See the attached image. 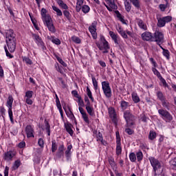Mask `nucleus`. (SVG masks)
Masks as SVG:
<instances>
[{"mask_svg": "<svg viewBox=\"0 0 176 176\" xmlns=\"http://www.w3.org/2000/svg\"><path fill=\"white\" fill-rule=\"evenodd\" d=\"M6 38L10 53H14L16 45H17V40L16 39V34H14L13 30H8L6 32Z\"/></svg>", "mask_w": 176, "mask_h": 176, "instance_id": "obj_1", "label": "nucleus"}, {"mask_svg": "<svg viewBox=\"0 0 176 176\" xmlns=\"http://www.w3.org/2000/svg\"><path fill=\"white\" fill-rule=\"evenodd\" d=\"M148 160L153 167L155 176L163 173V164L159 161V160L155 158V157H150Z\"/></svg>", "mask_w": 176, "mask_h": 176, "instance_id": "obj_2", "label": "nucleus"}, {"mask_svg": "<svg viewBox=\"0 0 176 176\" xmlns=\"http://www.w3.org/2000/svg\"><path fill=\"white\" fill-rule=\"evenodd\" d=\"M96 46L99 50L103 51L102 53H108V50H109V44L104 36H100V43H97Z\"/></svg>", "mask_w": 176, "mask_h": 176, "instance_id": "obj_3", "label": "nucleus"}, {"mask_svg": "<svg viewBox=\"0 0 176 176\" xmlns=\"http://www.w3.org/2000/svg\"><path fill=\"white\" fill-rule=\"evenodd\" d=\"M102 89L107 98H111V97H112V89L108 81L102 82Z\"/></svg>", "mask_w": 176, "mask_h": 176, "instance_id": "obj_4", "label": "nucleus"}, {"mask_svg": "<svg viewBox=\"0 0 176 176\" xmlns=\"http://www.w3.org/2000/svg\"><path fill=\"white\" fill-rule=\"evenodd\" d=\"M7 107L8 108V116L10 118V120L12 124L14 123V120L13 118V111H12V108L13 107V96H10L7 100Z\"/></svg>", "mask_w": 176, "mask_h": 176, "instance_id": "obj_5", "label": "nucleus"}, {"mask_svg": "<svg viewBox=\"0 0 176 176\" xmlns=\"http://www.w3.org/2000/svg\"><path fill=\"white\" fill-rule=\"evenodd\" d=\"M158 113L165 122L170 123L173 120V116L167 110L163 109L158 110Z\"/></svg>", "mask_w": 176, "mask_h": 176, "instance_id": "obj_6", "label": "nucleus"}, {"mask_svg": "<svg viewBox=\"0 0 176 176\" xmlns=\"http://www.w3.org/2000/svg\"><path fill=\"white\" fill-rule=\"evenodd\" d=\"M124 118L128 126H131L135 124V122H134V120H135V117L133 116L130 111H126L124 112Z\"/></svg>", "mask_w": 176, "mask_h": 176, "instance_id": "obj_7", "label": "nucleus"}, {"mask_svg": "<svg viewBox=\"0 0 176 176\" xmlns=\"http://www.w3.org/2000/svg\"><path fill=\"white\" fill-rule=\"evenodd\" d=\"M32 38L36 42V45L38 46V47H41L42 50H46V46H45V43H43V41H42V38H41L39 35L33 34Z\"/></svg>", "mask_w": 176, "mask_h": 176, "instance_id": "obj_8", "label": "nucleus"}, {"mask_svg": "<svg viewBox=\"0 0 176 176\" xmlns=\"http://www.w3.org/2000/svg\"><path fill=\"white\" fill-rule=\"evenodd\" d=\"M173 20L171 16H166L162 18H160L157 21V26L160 28L164 27L166 23H170Z\"/></svg>", "mask_w": 176, "mask_h": 176, "instance_id": "obj_9", "label": "nucleus"}, {"mask_svg": "<svg viewBox=\"0 0 176 176\" xmlns=\"http://www.w3.org/2000/svg\"><path fill=\"white\" fill-rule=\"evenodd\" d=\"M97 21H94L89 27V31L92 35V38L96 39L97 38Z\"/></svg>", "mask_w": 176, "mask_h": 176, "instance_id": "obj_10", "label": "nucleus"}, {"mask_svg": "<svg viewBox=\"0 0 176 176\" xmlns=\"http://www.w3.org/2000/svg\"><path fill=\"white\" fill-rule=\"evenodd\" d=\"M43 23L47 27L48 30L50 32H52V34H54V32H56V28L54 27V25H53V21H52V18H50L49 19L43 21Z\"/></svg>", "mask_w": 176, "mask_h": 176, "instance_id": "obj_11", "label": "nucleus"}, {"mask_svg": "<svg viewBox=\"0 0 176 176\" xmlns=\"http://www.w3.org/2000/svg\"><path fill=\"white\" fill-rule=\"evenodd\" d=\"M116 154L118 155L122 153V146L120 143V135L119 134V131L116 132Z\"/></svg>", "mask_w": 176, "mask_h": 176, "instance_id": "obj_12", "label": "nucleus"}, {"mask_svg": "<svg viewBox=\"0 0 176 176\" xmlns=\"http://www.w3.org/2000/svg\"><path fill=\"white\" fill-rule=\"evenodd\" d=\"M25 131L26 133V135L28 138H31L34 137V134L35 131H34V126L28 125L25 129Z\"/></svg>", "mask_w": 176, "mask_h": 176, "instance_id": "obj_13", "label": "nucleus"}, {"mask_svg": "<svg viewBox=\"0 0 176 176\" xmlns=\"http://www.w3.org/2000/svg\"><path fill=\"white\" fill-rule=\"evenodd\" d=\"M15 155H16V153L14 151L11 150L6 152L4 154L3 159L4 160H7V162H9L12 160V159H13V157H14Z\"/></svg>", "mask_w": 176, "mask_h": 176, "instance_id": "obj_14", "label": "nucleus"}, {"mask_svg": "<svg viewBox=\"0 0 176 176\" xmlns=\"http://www.w3.org/2000/svg\"><path fill=\"white\" fill-rule=\"evenodd\" d=\"M64 144H61L59 145L58 151L56 153V157L58 159H61L62 156H64V151H65Z\"/></svg>", "mask_w": 176, "mask_h": 176, "instance_id": "obj_15", "label": "nucleus"}, {"mask_svg": "<svg viewBox=\"0 0 176 176\" xmlns=\"http://www.w3.org/2000/svg\"><path fill=\"white\" fill-rule=\"evenodd\" d=\"M78 109L80 111V113L82 115V118L83 120L85 122V123H89V116H87V113H86V111H85V109H83V107H79Z\"/></svg>", "mask_w": 176, "mask_h": 176, "instance_id": "obj_16", "label": "nucleus"}, {"mask_svg": "<svg viewBox=\"0 0 176 176\" xmlns=\"http://www.w3.org/2000/svg\"><path fill=\"white\" fill-rule=\"evenodd\" d=\"M154 36L155 38V42H162L163 39H164V35L159 31L155 32Z\"/></svg>", "mask_w": 176, "mask_h": 176, "instance_id": "obj_17", "label": "nucleus"}, {"mask_svg": "<svg viewBox=\"0 0 176 176\" xmlns=\"http://www.w3.org/2000/svg\"><path fill=\"white\" fill-rule=\"evenodd\" d=\"M153 38V36L152 35V33L149 32H144L142 34V38L143 41H152Z\"/></svg>", "mask_w": 176, "mask_h": 176, "instance_id": "obj_18", "label": "nucleus"}, {"mask_svg": "<svg viewBox=\"0 0 176 176\" xmlns=\"http://www.w3.org/2000/svg\"><path fill=\"white\" fill-rule=\"evenodd\" d=\"M96 141L98 142H100L102 145L107 144V142L103 140L102 133L100 132H98V133H96Z\"/></svg>", "mask_w": 176, "mask_h": 176, "instance_id": "obj_19", "label": "nucleus"}, {"mask_svg": "<svg viewBox=\"0 0 176 176\" xmlns=\"http://www.w3.org/2000/svg\"><path fill=\"white\" fill-rule=\"evenodd\" d=\"M47 38L48 39V41H51V42H52V43H54L55 45H61V41H60V39L53 36H47Z\"/></svg>", "mask_w": 176, "mask_h": 176, "instance_id": "obj_20", "label": "nucleus"}, {"mask_svg": "<svg viewBox=\"0 0 176 176\" xmlns=\"http://www.w3.org/2000/svg\"><path fill=\"white\" fill-rule=\"evenodd\" d=\"M47 11L45 8L41 9V16L43 21H45L46 20H49V19H52L48 14H47Z\"/></svg>", "mask_w": 176, "mask_h": 176, "instance_id": "obj_21", "label": "nucleus"}, {"mask_svg": "<svg viewBox=\"0 0 176 176\" xmlns=\"http://www.w3.org/2000/svg\"><path fill=\"white\" fill-rule=\"evenodd\" d=\"M109 115L113 120H116L117 115L116 112L115 111V109L113 107H109Z\"/></svg>", "mask_w": 176, "mask_h": 176, "instance_id": "obj_22", "label": "nucleus"}, {"mask_svg": "<svg viewBox=\"0 0 176 176\" xmlns=\"http://www.w3.org/2000/svg\"><path fill=\"white\" fill-rule=\"evenodd\" d=\"M71 149H72V144L68 145L67 146V150L65 152V155L66 156V159L68 161L71 160V154H72Z\"/></svg>", "mask_w": 176, "mask_h": 176, "instance_id": "obj_23", "label": "nucleus"}, {"mask_svg": "<svg viewBox=\"0 0 176 176\" xmlns=\"http://www.w3.org/2000/svg\"><path fill=\"white\" fill-rule=\"evenodd\" d=\"M64 109L67 118H69L72 121L75 120V116L74 115V113H72V111H71V109H68V110H67L64 108Z\"/></svg>", "mask_w": 176, "mask_h": 176, "instance_id": "obj_24", "label": "nucleus"}, {"mask_svg": "<svg viewBox=\"0 0 176 176\" xmlns=\"http://www.w3.org/2000/svg\"><path fill=\"white\" fill-rule=\"evenodd\" d=\"M65 127L67 133L69 134V135L71 136L74 135V131L72 130V124L69 123H65Z\"/></svg>", "mask_w": 176, "mask_h": 176, "instance_id": "obj_25", "label": "nucleus"}, {"mask_svg": "<svg viewBox=\"0 0 176 176\" xmlns=\"http://www.w3.org/2000/svg\"><path fill=\"white\" fill-rule=\"evenodd\" d=\"M138 25L141 28V30H144V31H146L148 30V28L146 27V24L142 21V20L139 19L138 21Z\"/></svg>", "mask_w": 176, "mask_h": 176, "instance_id": "obj_26", "label": "nucleus"}, {"mask_svg": "<svg viewBox=\"0 0 176 176\" xmlns=\"http://www.w3.org/2000/svg\"><path fill=\"white\" fill-rule=\"evenodd\" d=\"M132 100L135 104H138V102H140V96H138V94L135 92H133L131 94Z\"/></svg>", "mask_w": 176, "mask_h": 176, "instance_id": "obj_27", "label": "nucleus"}, {"mask_svg": "<svg viewBox=\"0 0 176 176\" xmlns=\"http://www.w3.org/2000/svg\"><path fill=\"white\" fill-rule=\"evenodd\" d=\"M124 1L125 10L129 13L131 10V3L128 0H123Z\"/></svg>", "mask_w": 176, "mask_h": 176, "instance_id": "obj_28", "label": "nucleus"}, {"mask_svg": "<svg viewBox=\"0 0 176 176\" xmlns=\"http://www.w3.org/2000/svg\"><path fill=\"white\" fill-rule=\"evenodd\" d=\"M135 155L138 162H142V159H144V154H142V151H139Z\"/></svg>", "mask_w": 176, "mask_h": 176, "instance_id": "obj_29", "label": "nucleus"}, {"mask_svg": "<svg viewBox=\"0 0 176 176\" xmlns=\"http://www.w3.org/2000/svg\"><path fill=\"white\" fill-rule=\"evenodd\" d=\"M93 86L94 87V90H98V82L96 79V77L94 76H91Z\"/></svg>", "mask_w": 176, "mask_h": 176, "instance_id": "obj_30", "label": "nucleus"}, {"mask_svg": "<svg viewBox=\"0 0 176 176\" xmlns=\"http://www.w3.org/2000/svg\"><path fill=\"white\" fill-rule=\"evenodd\" d=\"M157 97L158 100H160V101H163L164 100L166 99V97L163 94V92L160 91L157 92Z\"/></svg>", "mask_w": 176, "mask_h": 176, "instance_id": "obj_31", "label": "nucleus"}, {"mask_svg": "<svg viewBox=\"0 0 176 176\" xmlns=\"http://www.w3.org/2000/svg\"><path fill=\"white\" fill-rule=\"evenodd\" d=\"M156 135H157L156 132L153 131H150L149 135H148V140H150L151 141H153V140L156 138Z\"/></svg>", "mask_w": 176, "mask_h": 176, "instance_id": "obj_32", "label": "nucleus"}, {"mask_svg": "<svg viewBox=\"0 0 176 176\" xmlns=\"http://www.w3.org/2000/svg\"><path fill=\"white\" fill-rule=\"evenodd\" d=\"M120 107H121L122 111H124V109H127V107H129V102H127L124 100H122L120 102Z\"/></svg>", "mask_w": 176, "mask_h": 176, "instance_id": "obj_33", "label": "nucleus"}, {"mask_svg": "<svg viewBox=\"0 0 176 176\" xmlns=\"http://www.w3.org/2000/svg\"><path fill=\"white\" fill-rule=\"evenodd\" d=\"M163 50V56L167 58V60H170V51L168 50H166L164 48H162Z\"/></svg>", "mask_w": 176, "mask_h": 176, "instance_id": "obj_34", "label": "nucleus"}, {"mask_svg": "<svg viewBox=\"0 0 176 176\" xmlns=\"http://www.w3.org/2000/svg\"><path fill=\"white\" fill-rule=\"evenodd\" d=\"M87 94L90 98V100L92 101V102H94V98L93 97V94H91V91L90 90V88L89 87H87Z\"/></svg>", "mask_w": 176, "mask_h": 176, "instance_id": "obj_35", "label": "nucleus"}, {"mask_svg": "<svg viewBox=\"0 0 176 176\" xmlns=\"http://www.w3.org/2000/svg\"><path fill=\"white\" fill-rule=\"evenodd\" d=\"M30 14V17L31 19V21L34 27V28L37 30L39 31V27H38V24H36V20H35V19L32 18V16H31Z\"/></svg>", "mask_w": 176, "mask_h": 176, "instance_id": "obj_36", "label": "nucleus"}, {"mask_svg": "<svg viewBox=\"0 0 176 176\" xmlns=\"http://www.w3.org/2000/svg\"><path fill=\"white\" fill-rule=\"evenodd\" d=\"M162 104V107H164V108H166V109H170V102H168V101H167L165 99H164L163 100H161Z\"/></svg>", "mask_w": 176, "mask_h": 176, "instance_id": "obj_37", "label": "nucleus"}, {"mask_svg": "<svg viewBox=\"0 0 176 176\" xmlns=\"http://www.w3.org/2000/svg\"><path fill=\"white\" fill-rule=\"evenodd\" d=\"M107 2H109V6H111L114 10L118 9V6L115 4V0H107Z\"/></svg>", "mask_w": 176, "mask_h": 176, "instance_id": "obj_38", "label": "nucleus"}, {"mask_svg": "<svg viewBox=\"0 0 176 176\" xmlns=\"http://www.w3.org/2000/svg\"><path fill=\"white\" fill-rule=\"evenodd\" d=\"M81 10H82V12H83L85 14H86L87 13H89L90 12V7L87 5H84L81 8Z\"/></svg>", "mask_w": 176, "mask_h": 176, "instance_id": "obj_39", "label": "nucleus"}, {"mask_svg": "<svg viewBox=\"0 0 176 176\" xmlns=\"http://www.w3.org/2000/svg\"><path fill=\"white\" fill-rule=\"evenodd\" d=\"M85 108L87 109V113L90 115V116H94V111H93V108L90 107V105L85 106Z\"/></svg>", "mask_w": 176, "mask_h": 176, "instance_id": "obj_40", "label": "nucleus"}, {"mask_svg": "<svg viewBox=\"0 0 176 176\" xmlns=\"http://www.w3.org/2000/svg\"><path fill=\"white\" fill-rule=\"evenodd\" d=\"M52 9L56 12L57 16H63V12H61V10L58 9L56 6H52Z\"/></svg>", "mask_w": 176, "mask_h": 176, "instance_id": "obj_41", "label": "nucleus"}, {"mask_svg": "<svg viewBox=\"0 0 176 176\" xmlns=\"http://www.w3.org/2000/svg\"><path fill=\"white\" fill-rule=\"evenodd\" d=\"M21 164V162L20 160H17L16 161H15L12 166L13 170H17V168L20 167Z\"/></svg>", "mask_w": 176, "mask_h": 176, "instance_id": "obj_42", "label": "nucleus"}, {"mask_svg": "<svg viewBox=\"0 0 176 176\" xmlns=\"http://www.w3.org/2000/svg\"><path fill=\"white\" fill-rule=\"evenodd\" d=\"M56 107H57V108H58V111L60 113V116H61L62 119H64V115L63 113V109L61 107V103H60V102H57L56 103Z\"/></svg>", "mask_w": 176, "mask_h": 176, "instance_id": "obj_43", "label": "nucleus"}, {"mask_svg": "<svg viewBox=\"0 0 176 176\" xmlns=\"http://www.w3.org/2000/svg\"><path fill=\"white\" fill-rule=\"evenodd\" d=\"M129 159H130L131 162H135V160H137V157H136L135 153H131L129 154Z\"/></svg>", "mask_w": 176, "mask_h": 176, "instance_id": "obj_44", "label": "nucleus"}, {"mask_svg": "<svg viewBox=\"0 0 176 176\" xmlns=\"http://www.w3.org/2000/svg\"><path fill=\"white\" fill-rule=\"evenodd\" d=\"M34 92L32 91H28L25 92V98H32Z\"/></svg>", "mask_w": 176, "mask_h": 176, "instance_id": "obj_45", "label": "nucleus"}, {"mask_svg": "<svg viewBox=\"0 0 176 176\" xmlns=\"http://www.w3.org/2000/svg\"><path fill=\"white\" fill-rule=\"evenodd\" d=\"M130 2L132 3V5L135 6V8H140V1L139 0H130Z\"/></svg>", "mask_w": 176, "mask_h": 176, "instance_id": "obj_46", "label": "nucleus"}, {"mask_svg": "<svg viewBox=\"0 0 176 176\" xmlns=\"http://www.w3.org/2000/svg\"><path fill=\"white\" fill-rule=\"evenodd\" d=\"M45 127L47 135H50V124H49V122H47V121H45Z\"/></svg>", "mask_w": 176, "mask_h": 176, "instance_id": "obj_47", "label": "nucleus"}, {"mask_svg": "<svg viewBox=\"0 0 176 176\" xmlns=\"http://www.w3.org/2000/svg\"><path fill=\"white\" fill-rule=\"evenodd\" d=\"M152 71L154 74V75H156V76L159 78H161L162 74H160V72H159L157 71V69H156V67H152Z\"/></svg>", "mask_w": 176, "mask_h": 176, "instance_id": "obj_48", "label": "nucleus"}, {"mask_svg": "<svg viewBox=\"0 0 176 176\" xmlns=\"http://www.w3.org/2000/svg\"><path fill=\"white\" fill-rule=\"evenodd\" d=\"M117 13H118L117 17L120 19V21H121L122 24H126V21H124L123 16L119 13V11H117Z\"/></svg>", "mask_w": 176, "mask_h": 176, "instance_id": "obj_49", "label": "nucleus"}, {"mask_svg": "<svg viewBox=\"0 0 176 176\" xmlns=\"http://www.w3.org/2000/svg\"><path fill=\"white\" fill-rule=\"evenodd\" d=\"M57 151V144L55 141L52 142V151L53 153L56 152Z\"/></svg>", "mask_w": 176, "mask_h": 176, "instance_id": "obj_50", "label": "nucleus"}, {"mask_svg": "<svg viewBox=\"0 0 176 176\" xmlns=\"http://www.w3.org/2000/svg\"><path fill=\"white\" fill-rule=\"evenodd\" d=\"M72 40L73 41V42H74L75 43H80V38H79V37L76 36H73L72 37Z\"/></svg>", "mask_w": 176, "mask_h": 176, "instance_id": "obj_51", "label": "nucleus"}, {"mask_svg": "<svg viewBox=\"0 0 176 176\" xmlns=\"http://www.w3.org/2000/svg\"><path fill=\"white\" fill-rule=\"evenodd\" d=\"M38 146H40L41 148H43L45 146V142L42 138L38 139Z\"/></svg>", "mask_w": 176, "mask_h": 176, "instance_id": "obj_52", "label": "nucleus"}, {"mask_svg": "<svg viewBox=\"0 0 176 176\" xmlns=\"http://www.w3.org/2000/svg\"><path fill=\"white\" fill-rule=\"evenodd\" d=\"M23 60L26 64H28L29 65H31V64H32V60H31V59H30L29 58L23 57Z\"/></svg>", "mask_w": 176, "mask_h": 176, "instance_id": "obj_53", "label": "nucleus"}, {"mask_svg": "<svg viewBox=\"0 0 176 176\" xmlns=\"http://www.w3.org/2000/svg\"><path fill=\"white\" fill-rule=\"evenodd\" d=\"M63 14L64 16L68 19L69 20V19H71V14L69 13V12L68 10H65L63 11Z\"/></svg>", "mask_w": 176, "mask_h": 176, "instance_id": "obj_54", "label": "nucleus"}, {"mask_svg": "<svg viewBox=\"0 0 176 176\" xmlns=\"http://www.w3.org/2000/svg\"><path fill=\"white\" fill-rule=\"evenodd\" d=\"M159 8H160L161 12H164V10H166V9H167V4H160L159 6Z\"/></svg>", "mask_w": 176, "mask_h": 176, "instance_id": "obj_55", "label": "nucleus"}, {"mask_svg": "<svg viewBox=\"0 0 176 176\" xmlns=\"http://www.w3.org/2000/svg\"><path fill=\"white\" fill-rule=\"evenodd\" d=\"M158 79H160V82H162L165 87H167V82H166V80L163 78V76H161Z\"/></svg>", "mask_w": 176, "mask_h": 176, "instance_id": "obj_56", "label": "nucleus"}, {"mask_svg": "<svg viewBox=\"0 0 176 176\" xmlns=\"http://www.w3.org/2000/svg\"><path fill=\"white\" fill-rule=\"evenodd\" d=\"M109 35L112 39H115L116 38H118L119 36L118 34H115V32L110 31Z\"/></svg>", "mask_w": 176, "mask_h": 176, "instance_id": "obj_57", "label": "nucleus"}, {"mask_svg": "<svg viewBox=\"0 0 176 176\" xmlns=\"http://www.w3.org/2000/svg\"><path fill=\"white\" fill-rule=\"evenodd\" d=\"M149 60L151 64L153 65V68H156V67H157V63H156V61H155V59H153V58H150Z\"/></svg>", "mask_w": 176, "mask_h": 176, "instance_id": "obj_58", "label": "nucleus"}, {"mask_svg": "<svg viewBox=\"0 0 176 176\" xmlns=\"http://www.w3.org/2000/svg\"><path fill=\"white\" fill-rule=\"evenodd\" d=\"M4 49H5V52L7 57H9L10 58H13V55L9 53V51L8 50V48H6V46L4 47Z\"/></svg>", "mask_w": 176, "mask_h": 176, "instance_id": "obj_59", "label": "nucleus"}, {"mask_svg": "<svg viewBox=\"0 0 176 176\" xmlns=\"http://www.w3.org/2000/svg\"><path fill=\"white\" fill-rule=\"evenodd\" d=\"M78 103L79 107H83L85 105V103L83 102V100H82V98H78Z\"/></svg>", "mask_w": 176, "mask_h": 176, "instance_id": "obj_60", "label": "nucleus"}, {"mask_svg": "<svg viewBox=\"0 0 176 176\" xmlns=\"http://www.w3.org/2000/svg\"><path fill=\"white\" fill-rule=\"evenodd\" d=\"M140 119L142 122H146L148 120V118H146V116H145V114H141Z\"/></svg>", "mask_w": 176, "mask_h": 176, "instance_id": "obj_61", "label": "nucleus"}, {"mask_svg": "<svg viewBox=\"0 0 176 176\" xmlns=\"http://www.w3.org/2000/svg\"><path fill=\"white\" fill-rule=\"evenodd\" d=\"M121 36H122V38H124V39H127V38H129L127 36V33H126V31H122L120 34Z\"/></svg>", "mask_w": 176, "mask_h": 176, "instance_id": "obj_62", "label": "nucleus"}, {"mask_svg": "<svg viewBox=\"0 0 176 176\" xmlns=\"http://www.w3.org/2000/svg\"><path fill=\"white\" fill-rule=\"evenodd\" d=\"M19 148H22L25 147V142H21L18 144Z\"/></svg>", "mask_w": 176, "mask_h": 176, "instance_id": "obj_63", "label": "nucleus"}, {"mask_svg": "<svg viewBox=\"0 0 176 176\" xmlns=\"http://www.w3.org/2000/svg\"><path fill=\"white\" fill-rule=\"evenodd\" d=\"M4 176H9V167L6 166L4 170Z\"/></svg>", "mask_w": 176, "mask_h": 176, "instance_id": "obj_64", "label": "nucleus"}]
</instances>
